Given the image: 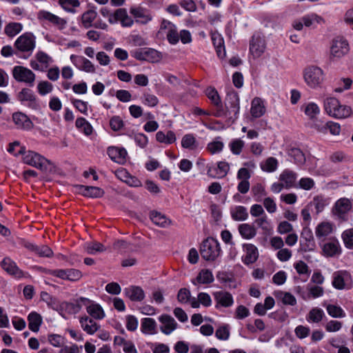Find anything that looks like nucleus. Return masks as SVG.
I'll list each match as a JSON object with an SVG mask.
<instances>
[{"mask_svg": "<svg viewBox=\"0 0 353 353\" xmlns=\"http://www.w3.org/2000/svg\"><path fill=\"white\" fill-rule=\"evenodd\" d=\"M352 202L347 198H341L338 199L332 208V213L337 216L339 219L345 220L347 214L351 211Z\"/></svg>", "mask_w": 353, "mask_h": 353, "instance_id": "12", "label": "nucleus"}, {"mask_svg": "<svg viewBox=\"0 0 353 353\" xmlns=\"http://www.w3.org/2000/svg\"><path fill=\"white\" fill-rule=\"evenodd\" d=\"M158 320L161 323L160 330L165 335H170L178 327L177 323L170 315L161 314L159 316Z\"/></svg>", "mask_w": 353, "mask_h": 353, "instance_id": "18", "label": "nucleus"}, {"mask_svg": "<svg viewBox=\"0 0 353 353\" xmlns=\"http://www.w3.org/2000/svg\"><path fill=\"white\" fill-rule=\"evenodd\" d=\"M142 103L146 106L153 108L158 105V98L149 92H144L142 96Z\"/></svg>", "mask_w": 353, "mask_h": 353, "instance_id": "61", "label": "nucleus"}, {"mask_svg": "<svg viewBox=\"0 0 353 353\" xmlns=\"http://www.w3.org/2000/svg\"><path fill=\"white\" fill-rule=\"evenodd\" d=\"M125 295L132 301H141L145 298L143 289L139 286H130L124 290Z\"/></svg>", "mask_w": 353, "mask_h": 353, "instance_id": "36", "label": "nucleus"}, {"mask_svg": "<svg viewBox=\"0 0 353 353\" xmlns=\"http://www.w3.org/2000/svg\"><path fill=\"white\" fill-rule=\"evenodd\" d=\"M265 43L259 34H254L250 43V52L254 57H259L264 52Z\"/></svg>", "mask_w": 353, "mask_h": 353, "instance_id": "20", "label": "nucleus"}, {"mask_svg": "<svg viewBox=\"0 0 353 353\" xmlns=\"http://www.w3.org/2000/svg\"><path fill=\"white\" fill-rule=\"evenodd\" d=\"M238 230L242 238L245 239H251L256 234L255 228L248 223L240 224Z\"/></svg>", "mask_w": 353, "mask_h": 353, "instance_id": "41", "label": "nucleus"}, {"mask_svg": "<svg viewBox=\"0 0 353 353\" xmlns=\"http://www.w3.org/2000/svg\"><path fill=\"white\" fill-rule=\"evenodd\" d=\"M48 341L50 345L56 347H61L65 343V338L59 334H50L48 336Z\"/></svg>", "mask_w": 353, "mask_h": 353, "instance_id": "63", "label": "nucleus"}, {"mask_svg": "<svg viewBox=\"0 0 353 353\" xmlns=\"http://www.w3.org/2000/svg\"><path fill=\"white\" fill-rule=\"evenodd\" d=\"M265 101L259 97L254 98L251 102V116L255 119L259 118L265 114Z\"/></svg>", "mask_w": 353, "mask_h": 353, "instance_id": "30", "label": "nucleus"}, {"mask_svg": "<svg viewBox=\"0 0 353 353\" xmlns=\"http://www.w3.org/2000/svg\"><path fill=\"white\" fill-rule=\"evenodd\" d=\"M252 192L254 200L257 202L262 201L263 199H265L264 197L267 195L265 187L261 183H258L254 185L252 189Z\"/></svg>", "mask_w": 353, "mask_h": 353, "instance_id": "58", "label": "nucleus"}, {"mask_svg": "<svg viewBox=\"0 0 353 353\" xmlns=\"http://www.w3.org/2000/svg\"><path fill=\"white\" fill-rule=\"evenodd\" d=\"M344 246L348 250H353V228L344 230L341 234Z\"/></svg>", "mask_w": 353, "mask_h": 353, "instance_id": "55", "label": "nucleus"}, {"mask_svg": "<svg viewBox=\"0 0 353 353\" xmlns=\"http://www.w3.org/2000/svg\"><path fill=\"white\" fill-rule=\"evenodd\" d=\"M97 17V12L94 10L85 12L81 16V22L85 28L92 27L93 22Z\"/></svg>", "mask_w": 353, "mask_h": 353, "instance_id": "48", "label": "nucleus"}, {"mask_svg": "<svg viewBox=\"0 0 353 353\" xmlns=\"http://www.w3.org/2000/svg\"><path fill=\"white\" fill-rule=\"evenodd\" d=\"M36 46L35 37L32 32H25L19 37L14 42V47L20 52L32 54Z\"/></svg>", "mask_w": 353, "mask_h": 353, "instance_id": "6", "label": "nucleus"}, {"mask_svg": "<svg viewBox=\"0 0 353 353\" xmlns=\"http://www.w3.org/2000/svg\"><path fill=\"white\" fill-rule=\"evenodd\" d=\"M255 223L265 233L270 234L272 231V227L268 220L267 216L265 214L263 216L256 219Z\"/></svg>", "mask_w": 353, "mask_h": 353, "instance_id": "62", "label": "nucleus"}, {"mask_svg": "<svg viewBox=\"0 0 353 353\" xmlns=\"http://www.w3.org/2000/svg\"><path fill=\"white\" fill-rule=\"evenodd\" d=\"M12 120L17 128L28 130H30L33 123L25 114L18 112L12 114Z\"/></svg>", "mask_w": 353, "mask_h": 353, "instance_id": "25", "label": "nucleus"}, {"mask_svg": "<svg viewBox=\"0 0 353 353\" xmlns=\"http://www.w3.org/2000/svg\"><path fill=\"white\" fill-rule=\"evenodd\" d=\"M28 321L29 329L34 332H37L42 323V317L39 313L31 312L28 316Z\"/></svg>", "mask_w": 353, "mask_h": 353, "instance_id": "39", "label": "nucleus"}, {"mask_svg": "<svg viewBox=\"0 0 353 353\" xmlns=\"http://www.w3.org/2000/svg\"><path fill=\"white\" fill-rule=\"evenodd\" d=\"M303 78L305 82L310 88H316L324 81V72L318 66L310 65L305 68Z\"/></svg>", "mask_w": 353, "mask_h": 353, "instance_id": "4", "label": "nucleus"}, {"mask_svg": "<svg viewBox=\"0 0 353 353\" xmlns=\"http://www.w3.org/2000/svg\"><path fill=\"white\" fill-rule=\"evenodd\" d=\"M229 149L234 155H239L245 147V142L241 139H233L228 144Z\"/></svg>", "mask_w": 353, "mask_h": 353, "instance_id": "53", "label": "nucleus"}, {"mask_svg": "<svg viewBox=\"0 0 353 353\" xmlns=\"http://www.w3.org/2000/svg\"><path fill=\"white\" fill-rule=\"evenodd\" d=\"M279 181L282 182L285 188H293L297 179V174L290 169H285L279 175Z\"/></svg>", "mask_w": 353, "mask_h": 353, "instance_id": "29", "label": "nucleus"}, {"mask_svg": "<svg viewBox=\"0 0 353 353\" xmlns=\"http://www.w3.org/2000/svg\"><path fill=\"white\" fill-rule=\"evenodd\" d=\"M196 139L192 134H188L183 137L181 140V145L184 148L193 150L196 147Z\"/></svg>", "mask_w": 353, "mask_h": 353, "instance_id": "64", "label": "nucleus"}, {"mask_svg": "<svg viewBox=\"0 0 353 353\" xmlns=\"http://www.w3.org/2000/svg\"><path fill=\"white\" fill-rule=\"evenodd\" d=\"M76 128L85 135L89 136L92 133V125L83 117H79L75 122Z\"/></svg>", "mask_w": 353, "mask_h": 353, "instance_id": "44", "label": "nucleus"}, {"mask_svg": "<svg viewBox=\"0 0 353 353\" xmlns=\"http://www.w3.org/2000/svg\"><path fill=\"white\" fill-rule=\"evenodd\" d=\"M60 6L68 12L76 13L77 8L80 6L79 0H59Z\"/></svg>", "mask_w": 353, "mask_h": 353, "instance_id": "49", "label": "nucleus"}, {"mask_svg": "<svg viewBox=\"0 0 353 353\" xmlns=\"http://www.w3.org/2000/svg\"><path fill=\"white\" fill-rule=\"evenodd\" d=\"M231 216L233 220L237 221H245L248 218L247 208L242 205H237L230 209Z\"/></svg>", "mask_w": 353, "mask_h": 353, "instance_id": "40", "label": "nucleus"}, {"mask_svg": "<svg viewBox=\"0 0 353 353\" xmlns=\"http://www.w3.org/2000/svg\"><path fill=\"white\" fill-rule=\"evenodd\" d=\"M35 57L44 70H46L52 62V58L46 52L42 51L38 52L36 54Z\"/></svg>", "mask_w": 353, "mask_h": 353, "instance_id": "59", "label": "nucleus"}, {"mask_svg": "<svg viewBox=\"0 0 353 353\" xmlns=\"http://www.w3.org/2000/svg\"><path fill=\"white\" fill-rule=\"evenodd\" d=\"M328 314L333 318H344L346 316L345 311L339 305L329 304L326 306Z\"/></svg>", "mask_w": 353, "mask_h": 353, "instance_id": "54", "label": "nucleus"}, {"mask_svg": "<svg viewBox=\"0 0 353 353\" xmlns=\"http://www.w3.org/2000/svg\"><path fill=\"white\" fill-rule=\"evenodd\" d=\"M307 291H303L299 287L297 292L300 296L305 301L317 299L324 294V289L319 285L308 284L306 287Z\"/></svg>", "mask_w": 353, "mask_h": 353, "instance_id": "16", "label": "nucleus"}, {"mask_svg": "<svg viewBox=\"0 0 353 353\" xmlns=\"http://www.w3.org/2000/svg\"><path fill=\"white\" fill-rule=\"evenodd\" d=\"M79 192L84 196L90 198H100L104 194V191L101 188L95 186L79 185L78 187Z\"/></svg>", "mask_w": 353, "mask_h": 353, "instance_id": "33", "label": "nucleus"}, {"mask_svg": "<svg viewBox=\"0 0 353 353\" xmlns=\"http://www.w3.org/2000/svg\"><path fill=\"white\" fill-rule=\"evenodd\" d=\"M210 36L217 56L221 59H223L225 57V50L222 35L218 32L214 31L211 32Z\"/></svg>", "mask_w": 353, "mask_h": 353, "instance_id": "26", "label": "nucleus"}, {"mask_svg": "<svg viewBox=\"0 0 353 353\" xmlns=\"http://www.w3.org/2000/svg\"><path fill=\"white\" fill-rule=\"evenodd\" d=\"M334 225L330 221H322L315 228V234L318 239L325 240L334 231Z\"/></svg>", "mask_w": 353, "mask_h": 353, "instance_id": "24", "label": "nucleus"}, {"mask_svg": "<svg viewBox=\"0 0 353 353\" xmlns=\"http://www.w3.org/2000/svg\"><path fill=\"white\" fill-rule=\"evenodd\" d=\"M17 99L24 105L37 110L39 108V103L33 91L29 88H22L17 94Z\"/></svg>", "mask_w": 353, "mask_h": 353, "instance_id": "13", "label": "nucleus"}, {"mask_svg": "<svg viewBox=\"0 0 353 353\" xmlns=\"http://www.w3.org/2000/svg\"><path fill=\"white\" fill-rule=\"evenodd\" d=\"M85 249L86 252L89 254H96L97 253L103 252L106 250L105 246L99 242L88 243Z\"/></svg>", "mask_w": 353, "mask_h": 353, "instance_id": "60", "label": "nucleus"}, {"mask_svg": "<svg viewBox=\"0 0 353 353\" xmlns=\"http://www.w3.org/2000/svg\"><path fill=\"white\" fill-rule=\"evenodd\" d=\"M70 59L72 63L81 71L87 73H94L96 72L95 65L83 56L72 54Z\"/></svg>", "mask_w": 353, "mask_h": 353, "instance_id": "15", "label": "nucleus"}, {"mask_svg": "<svg viewBox=\"0 0 353 353\" xmlns=\"http://www.w3.org/2000/svg\"><path fill=\"white\" fill-rule=\"evenodd\" d=\"M23 161L41 170H46L50 164L49 161L44 157L31 150L23 153Z\"/></svg>", "mask_w": 353, "mask_h": 353, "instance_id": "7", "label": "nucleus"}, {"mask_svg": "<svg viewBox=\"0 0 353 353\" xmlns=\"http://www.w3.org/2000/svg\"><path fill=\"white\" fill-rule=\"evenodd\" d=\"M330 203V201L328 197L319 194L315 196L310 204L314 207L316 214H319L324 210Z\"/></svg>", "mask_w": 353, "mask_h": 353, "instance_id": "37", "label": "nucleus"}, {"mask_svg": "<svg viewBox=\"0 0 353 353\" xmlns=\"http://www.w3.org/2000/svg\"><path fill=\"white\" fill-rule=\"evenodd\" d=\"M205 94L208 97V99L211 101V103L219 109V108H222V103L221 98L218 94V92L212 87H209L205 90Z\"/></svg>", "mask_w": 353, "mask_h": 353, "instance_id": "52", "label": "nucleus"}, {"mask_svg": "<svg viewBox=\"0 0 353 353\" xmlns=\"http://www.w3.org/2000/svg\"><path fill=\"white\" fill-rule=\"evenodd\" d=\"M214 281V276L212 272L207 269L201 270L197 276L192 280L193 285L197 284H210Z\"/></svg>", "mask_w": 353, "mask_h": 353, "instance_id": "35", "label": "nucleus"}, {"mask_svg": "<svg viewBox=\"0 0 353 353\" xmlns=\"http://www.w3.org/2000/svg\"><path fill=\"white\" fill-rule=\"evenodd\" d=\"M79 323L83 330L90 335L94 334L100 327L94 319L88 316H81Z\"/></svg>", "mask_w": 353, "mask_h": 353, "instance_id": "28", "label": "nucleus"}, {"mask_svg": "<svg viewBox=\"0 0 353 353\" xmlns=\"http://www.w3.org/2000/svg\"><path fill=\"white\" fill-rule=\"evenodd\" d=\"M130 12L136 19V22L141 24L148 23L152 19L149 12L141 7H132Z\"/></svg>", "mask_w": 353, "mask_h": 353, "instance_id": "27", "label": "nucleus"}, {"mask_svg": "<svg viewBox=\"0 0 353 353\" xmlns=\"http://www.w3.org/2000/svg\"><path fill=\"white\" fill-rule=\"evenodd\" d=\"M350 278L351 274L347 270L336 271L332 274V285L336 290H343Z\"/></svg>", "mask_w": 353, "mask_h": 353, "instance_id": "19", "label": "nucleus"}, {"mask_svg": "<svg viewBox=\"0 0 353 353\" xmlns=\"http://www.w3.org/2000/svg\"><path fill=\"white\" fill-rule=\"evenodd\" d=\"M107 153L109 157L116 163L123 164L126 161L128 153L125 149L123 148L108 147Z\"/></svg>", "mask_w": 353, "mask_h": 353, "instance_id": "23", "label": "nucleus"}, {"mask_svg": "<svg viewBox=\"0 0 353 353\" xmlns=\"http://www.w3.org/2000/svg\"><path fill=\"white\" fill-rule=\"evenodd\" d=\"M38 269L43 273L66 281L67 269L50 270L42 267H39Z\"/></svg>", "mask_w": 353, "mask_h": 353, "instance_id": "56", "label": "nucleus"}, {"mask_svg": "<svg viewBox=\"0 0 353 353\" xmlns=\"http://www.w3.org/2000/svg\"><path fill=\"white\" fill-rule=\"evenodd\" d=\"M221 252L219 243L212 237L205 239L200 247L201 255L205 261H215L219 256Z\"/></svg>", "mask_w": 353, "mask_h": 353, "instance_id": "3", "label": "nucleus"}, {"mask_svg": "<svg viewBox=\"0 0 353 353\" xmlns=\"http://www.w3.org/2000/svg\"><path fill=\"white\" fill-rule=\"evenodd\" d=\"M216 302L215 307H230L234 304V299L231 293L226 291H217L213 293Z\"/></svg>", "mask_w": 353, "mask_h": 353, "instance_id": "17", "label": "nucleus"}, {"mask_svg": "<svg viewBox=\"0 0 353 353\" xmlns=\"http://www.w3.org/2000/svg\"><path fill=\"white\" fill-rule=\"evenodd\" d=\"M288 155L293 159L294 163L298 165H303L305 163V154L299 148H290L288 150Z\"/></svg>", "mask_w": 353, "mask_h": 353, "instance_id": "47", "label": "nucleus"}, {"mask_svg": "<svg viewBox=\"0 0 353 353\" xmlns=\"http://www.w3.org/2000/svg\"><path fill=\"white\" fill-rule=\"evenodd\" d=\"M279 166L278 160L272 157L267 158L260 163V168L263 172H274Z\"/></svg>", "mask_w": 353, "mask_h": 353, "instance_id": "43", "label": "nucleus"}, {"mask_svg": "<svg viewBox=\"0 0 353 353\" xmlns=\"http://www.w3.org/2000/svg\"><path fill=\"white\" fill-rule=\"evenodd\" d=\"M22 29L23 25L21 23L10 22L5 26L4 32L9 37H14L18 34Z\"/></svg>", "mask_w": 353, "mask_h": 353, "instance_id": "50", "label": "nucleus"}, {"mask_svg": "<svg viewBox=\"0 0 353 353\" xmlns=\"http://www.w3.org/2000/svg\"><path fill=\"white\" fill-rule=\"evenodd\" d=\"M301 110L305 115L311 120H315L316 117L320 114V108L314 102H309L302 105Z\"/></svg>", "mask_w": 353, "mask_h": 353, "instance_id": "38", "label": "nucleus"}, {"mask_svg": "<svg viewBox=\"0 0 353 353\" xmlns=\"http://www.w3.org/2000/svg\"><path fill=\"white\" fill-rule=\"evenodd\" d=\"M1 267L8 274L17 279H20L28 276V273L22 271L17 263L10 257H5L1 262Z\"/></svg>", "mask_w": 353, "mask_h": 353, "instance_id": "14", "label": "nucleus"}, {"mask_svg": "<svg viewBox=\"0 0 353 353\" xmlns=\"http://www.w3.org/2000/svg\"><path fill=\"white\" fill-rule=\"evenodd\" d=\"M130 53L132 57L139 61L156 63L161 59V53L153 48H139L131 51Z\"/></svg>", "mask_w": 353, "mask_h": 353, "instance_id": "9", "label": "nucleus"}, {"mask_svg": "<svg viewBox=\"0 0 353 353\" xmlns=\"http://www.w3.org/2000/svg\"><path fill=\"white\" fill-rule=\"evenodd\" d=\"M230 171V165L226 161H219L216 166L210 167L207 174L210 177L222 179L225 177Z\"/></svg>", "mask_w": 353, "mask_h": 353, "instance_id": "21", "label": "nucleus"}, {"mask_svg": "<svg viewBox=\"0 0 353 353\" xmlns=\"http://www.w3.org/2000/svg\"><path fill=\"white\" fill-rule=\"evenodd\" d=\"M322 252L325 257L338 258L341 255L343 249L339 241L332 237L322 245Z\"/></svg>", "mask_w": 353, "mask_h": 353, "instance_id": "10", "label": "nucleus"}, {"mask_svg": "<svg viewBox=\"0 0 353 353\" xmlns=\"http://www.w3.org/2000/svg\"><path fill=\"white\" fill-rule=\"evenodd\" d=\"M224 148V143L221 141V137L216 138L213 141L209 143L207 149L212 154L220 153Z\"/></svg>", "mask_w": 353, "mask_h": 353, "instance_id": "57", "label": "nucleus"}, {"mask_svg": "<svg viewBox=\"0 0 353 353\" xmlns=\"http://www.w3.org/2000/svg\"><path fill=\"white\" fill-rule=\"evenodd\" d=\"M118 21L121 22V24L123 27H131L134 21L132 19L128 14V12L124 8H119L114 12V17H112L110 19V23L113 24L116 23Z\"/></svg>", "mask_w": 353, "mask_h": 353, "instance_id": "22", "label": "nucleus"}, {"mask_svg": "<svg viewBox=\"0 0 353 353\" xmlns=\"http://www.w3.org/2000/svg\"><path fill=\"white\" fill-rule=\"evenodd\" d=\"M324 316L325 313L322 309L313 307L310 310L305 318L309 323H319L323 320Z\"/></svg>", "mask_w": 353, "mask_h": 353, "instance_id": "42", "label": "nucleus"}, {"mask_svg": "<svg viewBox=\"0 0 353 353\" xmlns=\"http://www.w3.org/2000/svg\"><path fill=\"white\" fill-rule=\"evenodd\" d=\"M37 18L40 22L48 23L60 30H63L67 25L66 19L45 10H39Z\"/></svg>", "mask_w": 353, "mask_h": 353, "instance_id": "8", "label": "nucleus"}, {"mask_svg": "<svg viewBox=\"0 0 353 353\" xmlns=\"http://www.w3.org/2000/svg\"><path fill=\"white\" fill-rule=\"evenodd\" d=\"M226 110L219 108L214 113L216 117H225L234 122L239 117L240 110V99L239 94L232 91L227 94L225 101Z\"/></svg>", "mask_w": 353, "mask_h": 353, "instance_id": "1", "label": "nucleus"}, {"mask_svg": "<svg viewBox=\"0 0 353 353\" xmlns=\"http://www.w3.org/2000/svg\"><path fill=\"white\" fill-rule=\"evenodd\" d=\"M12 74L15 81L19 83H23L29 87L34 85L36 75L26 67L15 65L12 70Z\"/></svg>", "mask_w": 353, "mask_h": 353, "instance_id": "5", "label": "nucleus"}, {"mask_svg": "<svg viewBox=\"0 0 353 353\" xmlns=\"http://www.w3.org/2000/svg\"><path fill=\"white\" fill-rule=\"evenodd\" d=\"M274 296L276 298L281 299L284 305H289L294 306L296 304V299L294 295L290 292H284L282 291H276L274 292Z\"/></svg>", "mask_w": 353, "mask_h": 353, "instance_id": "51", "label": "nucleus"}, {"mask_svg": "<svg viewBox=\"0 0 353 353\" xmlns=\"http://www.w3.org/2000/svg\"><path fill=\"white\" fill-rule=\"evenodd\" d=\"M156 139L159 143L171 144L175 142L176 136L172 131H168L166 133L159 131L156 134Z\"/></svg>", "mask_w": 353, "mask_h": 353, "instance_id": "46", "label": "nucleus"}, {"mask_svg": "<svg viewBox=\"0 0 353 353\" xmlns=\"http://www.w3.org/2000/svg\"><path fill=\"white\" fill-rule=\"evenodd\" d=\"M349 51V43L344 38L336 37L332 41L330 47V54L332 57L340 59L346 55Z\"/></svg>", "mask_w": 353, "mask_h": 353, "instance_id": "11", "label": "nucleus"}, {"mask_svg": "<svg viewBox=\"0 0 353 353\" xmlns=\"http://www.w3.org/2000/svg\"><path fill=\"white\" fill-rule=\"evenodd\" d=\"M243 249L245 254L243 256V261L245 264H251L254 263L259 256L257 248L251 243L244 244Z\"/></svg>", "mask_w": 353, "mask_h": 353, "instance_id": "31", "label": "nucleus"}, {"mask_svg": "<svg viewBox=\"0 0 353 353\" xmlns=\"http://www.w3.org/2000/svg\"><path fill=\"white\" fill-rule=\"evenodd\" d=\"M323 106L325 112L335 119H345L352 114V109L350 106L341 105L334 97L326 98L324 100Z\"/></svg>", "mask_w": 353, "mask_h": 353, "instance_id": "2", "label": "nucleus"}, {"mask_svg": "<svg viewBox=\"0 0 353 353\" xmlns=\"http://www.w3.org/2000/svg\"><path fill=\"white\" fill-rule=\"evenodd\" d=\"M141 332L145 335H153L157 333V324L154 319L143 318L141 321Z\"/></svg>", "mask_w": 353, "mask_h": 353, "instance_id": "32", "label": "nucleus"}, {"mask_svg": "<svg viewBox=\"0 0 353 353\" xmlns=\"http://www.w3.org/2000/svg\"><path fill=\"white\" fill-rule=\"evenodd\" d=\"M150 219L152 221L157 225L165 228L170 224V221L164 214L158 212H152L150 213Z\"/></svg>", "mask_w": 353, "mask_h": 353, "instance_id": "45", "label": "nucleus"}, {"mask_svg": "<svg viewBox=\"0 0 353 353\" xmlns=\"http://www.w3.org/2000/svg\"><path fill=\"white\" fill-rule=\"evenodd\" d=\"M86 310L93 319L97 320H101L105 316L102 307L91 300L87 305Z\"/></svg>", "mask_w": 353, "mask_h": 353, "instance_id": "34", "label": "nucleus"}]
</instances>
